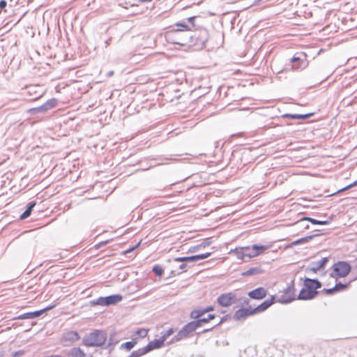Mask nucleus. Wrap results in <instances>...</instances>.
Wrapping results in <instances>:
<instances>
[{"label":"nucleus","mask_w":357,"mask_h":357,"mask_svg":"<svg viewBox=\"0 0 357 357\" xmlns=\"http://www.w3.org/2000/svg\"><path fill=\"white\" fill-rule=\"evenodd\" d=\"M174 333V330L172 328H169L166 331H164L161 334L160 338L166 342L167 344L169 341H167V339L169 336H171Z\"/></svg>","instance_id":"27"},{"label":"nucleus","mask_w":357,"mask_h":357,"mask_svg":"<svg viewBox=\"0 0 357 357\" xmlns=\"http://www.w3.org/2000/svg\"><path fill=\"white\" fill-rule=\"evenodd\" d=\"M110 42H111V38L107 39V40L105 42V47H106L110 45Z\"/></svg>","instance_id":"45"},{"label":"nucleus","mask_w":357,"mask_h":357,"mask_svg":"<svg viewBox=\"0 0 357 357\" xmlns=\"http://www.w3.org/2000/svg\"><path fill=\"white\" fill-rule=\"evenodd\" d=\"M267 291L264 287H258L248 293V296L256 300L263 299L266 297Z\"/></svg>","instance_id":"14"},{"label":"nucleus","mask_w":357,"mask_h":357,"mask_svg":"<svg viewBox=\"0 0 357 357\" xmlns=\"http://www.w3.org/2000/svg\"><path fill=\"white\" fill-rule=\"evenodd\" d=\"M300 61V58H299V57H297V56H294V57H292V58H291V63H295V62H297V61Z\"/></svg>","instance_id":"42"},{"label":"nucleus","mask_w":357,"mask_h":357,"mask_svg":"<svg viewBox=\"0 0 357 357\" xmlns=\"http://www.w3.org/2000/svg\"><path fill=\"white\" fill-rule=\"evenodd\" d=\"M169 38H172V42L181 46H185L188 42L191 41L194 36L185 33L182 30L176 29L170 31L168 34Z\"/></svg>","instance_id":"4"},{"label":"nucleus","mask_w":357,"mask_h":357,"mask_svg":"<svg viewBox=\"0 0 357 357\" xmlns=\"http://www.w3.org/2000/svg\"><path fill=\"white\" fill-rule=\"evenodd\" d=\"M304 287L300 291L297 297L299 300L314 298L318 294L317 289L321 287V283L317 279L306 278L304 280Z\"/></svg>","instance_id":"1"},{"label":"nucleus","mask_w":357,"mask_h":357,"mask_svg":"<svg viewBox=\"0 0 357 357\" xmlns=\"http://www.w3.org/2000/svg\"><path fill=\"white\" fill-rule=\"evenodd\" d=\"M42 95H39L38 96H36L33 98V100H38V98H40L41 97Z\"/></svg>","instance_id":"51"},{"label":"nucleus","mask_w":357,"mask_h":357,"mask_svg":"<svg viewBox=\"0 0 357 357\" xmlns=\"http://www.w3.org/2000/svg\"><path fill=\"white\" fill-rule=\"evenodd\" d=\"M165 344V342L160 337L159 339L151 341L146 347H143V349L145 353L147 354L153 349L161 348Z\"/></svg>","instance_id":"13"},{"label":"nucleus","mask_w":357,"mask_h":357,"mask_svg":"<svg viewBox=\"0 0 357 357\" xmlns=\"http://www.w3.org/2000/svg\"><path fill=\"white\" fill-rule=\"evenodd\" d=\"M213 310V307H207L206 310H204V313L206 312H209V311H211Z\"/></svg>","instance_id":"47"},{"label":"nucleus","mask_w":357,"mask_h":357,"mask_svg":"<svg viewBox=\"0 0 357 357\" xmlns=\"http://www.w3.org/2000/svg\"><path fill=\"white\" fill-rule=\"evenodd\" d=\"M33 89H34V87H31V88L29 89V93H31V92H32V91H33Z\"/></svg>","instance_id":"50"},{"label":"nucleus","mask_w":357,"mask_h":357,"mask_svg":"<svg viewBox=\"0 0 357 357\" xmlns=\"http://www.w3.org/2000/svg\"><path fill=\"white\" fill-rule=\"evenodd\" d=\"M328 261V259L327 257H324L321 260L312 263V265L307 268V271L316 273L317 271L322 268Z\"/></svg>","instance_id":"17"},{"label":"nucleus","mask_w":357,"mask_h":357,"mask_svg":"<svg viewBox=\"0 0 357 357\" xmlns=\"http://www.w3.org/2000/svg\"><path fill=\"white\" fill-rule=\"evenodd\" d=\"M217 301L222 307H229L236 302V296L232 292L222 294L218 297Z\"/></svg>","instance_id":"8"},{"label":"nucleus","mask_w":357,"mask_h":357,"mask_svg":"<svg viewBox=\"0 0 357 357\" xmlns=\"http://www.w3.org/2000/svg\"><path fill=\"white\" fill-rule=\"evenodd\" d=\"M333 273L331 274L333 277L343 278L347 276L350 271L351 266L345 261H339L334 264L333 266Z\"/></svg>","instance_id":"6"},{"label":"nucleus","mask_w":357,"mask_h":357,"mask_svg":"<svg viewBox=\"0 0 357 357\" xmlns=\"http://www.w3.org/2000/svg\"><path fill=\"white\" fill-rule=\"evenodd\" d=\"M204 311L200 310H192L190 313V317L195 319H199L203 314Z\"/></svg>","instance_id":"28"},{"label":"nucleus","mask_w":357,"mask_h":357,"mask_svg":"<svg viewBox=\"0 0 357 357\" xmlns=\"http://www.w3.org/2000/svg\"><path fill=\"white\" fill-rule=\"evenodd\" d=\"M70 357H84V351L78 347L73 348L69 352Z\"/></svg>","instance_id":"22"},{"label":"nucleus","mask_w":357,"mask_h":357,"mask_svg":"<svg viewBox=\"0 0 357 357\" xmlns=\"http://www.w3.org/2000/svg\"><path fill=\"white\" fill-rule=\"evenodd\" d=\"M174 333V330L172 328H169L166 331H164L161 334L160 338L166 342L167 344L169 341H167V339L169 336H171Z\"/></svg>","instance_id":"26"},{"label":"nucleus","mask_w":357,"mask_h":357,"mask_svg":"<svg viewBox=\"0 0 357 357\" xmlns=\"http://www.w3.org/2000/svg\"><path fill=\"white\" fill-rule=\"evenodd\" d=\"M312 113H309L306 114H286L283 115L285 118H291L294 119H306L310 116H312Z\"/></svg>","instance_id":"23"},{"label":"nucleus","mask_w":357,"mask_h":357,"mask_svg":"<svg viewBox=\"0 0 357 357\" xmlns=\"http://www.w3.org/2000/svg\"><path fill=\"white\" fill-rule=\"evenodd\" d=\"M80 336L77 332L74 331H70L65 333L63 335V340L68 342H74L79 340Z\"/></svg>","instance_id":"18"},{"label":"nucleus","mask_w":357,"mask_h":357,"mask_svg":"<svg viewBox=\"0 0 357 357\" xmlns=\"http://www.w3.org/2000/svg\"><path fill=\"white\" fill-rule=\"evenodd\" d=\"M248 299H245V302L246 303H248Z\"/></svg>","instance_id":"55"},{"label":"nucleus","mask_w":357,"mask_h":357,"mask_svg":"<svg viewBox=\"0 0 357 357\" xmlns=\"http://www.w3.org/2000/svg\"><path fill=\"white\" fill-rule=\"evenodd\" d=\"M331 219L327 220H318V224L320 225H327L331 222Z\"/></svg>","instance_id":"38"},{"label":"nucleus","mask_w":357,"mask_h":357,"mask_svg":"<svg viewBox=\"0 0 357 357\" xmlns=\"http://www.w3.org/2000/svg\"><path fill=\"white\" fill-rule=\"evenodd\" d=\"M195 322H198L197 326H198V328H199V327H201L202 326V324L204 323L208 322V320L207 318H202V319H199L197 320H195Z\"/></svg>","instance_id":"35"},{"label":"nucleus","mask_w":357,"mask_h":357,"mask_svg":"<svg viewBox=\"0 0 357 357\" xmlns=\"http://www.w3.org/2000/svg\"><path fill=\"white\" fill-rule=\"evenodd\" d=\"M298 68H299L298 66H294V69H298Z\"/></svg>","instance_id":"54"},{"label":"nucleus","mask_w":357,"mask_h":357,"mask_svg":"<svg viewBox=\"0 0 357 357\" xmlns=\"http://www.w3.org/2000/svg\"><path fill=\"white\" fill-rule=\"evenodd\" d=\"M137 343L136 340H132L130 342H126L121 344V349H126L127 351H130Z\"/></svg>","instance_id":"24"},{"label":"nucleus","mask_w":357,"mask_h":357,"mask_svg":"<svg viewBox=\"0 0 357 357\" xmlns=\"http://www.w3.org/2000/svg\"><path fill=\"white\" fill-rule=\"evenodd\" d=\"M263 271L260 267H253L242 273L244 277L255 275L262 273Z\"/></svg>","instance_id":"20"},{"label":"nucleus","mask_w":357,"mask_h":357,"mask_svg":"<svg viewBox=\"0 0 357 357\" xmlns=\"http://www.w3.org/2000/svg\"><path fill=\"white\" fill-rule=\"evenodd\" d=\"M209 245V243H204V247H205L206 245Z\"/></svg>","instance_id":"53"},{"label":"nucleus","mask_w":357,"mask_h":357,"mask_svg":"<svg viewBox=\"0 0 357 357\" xmlns=\"http://www.w3.org/2000/svg\"><path fill=\"white\" fill-rule=\"evenodd\" d=\"M323 291L325 292L326 294H328V295L333 294L335 292H336L334 287L333 288H330V289H324Z\"/></svg>","instance_id":"36"},{"label":"nucleus","mask_w":357,"mask_h":357,"mask_svg":"<svg viewBox=\"0 0 357 357\" xmlns=\"http://www.w3.org/2000/svg\"><path fill=\"white\" fill-rule=\"evenodd\" d=\"M176 25V26H181V27H183L185 29L188 27V26L185 24H182V23H178Z\"/></svg>","instance_id":"43"},{"label":"nucleus","mask_w":357,"mask_h":357,"mask_svg":"<svg viewBox=\"0 0 357 357\" xmlns=\"http://www.w3.org/2000/svg\"><path fill=\"white\" fill-rule=\"evenodd\" d=\"M253 314H255L253 308L249 307L247 308H241L237 310L234 314V318L236 320H240Z\"/></svg>","instance_id":"12"},{"label":"nucleus","mask_w":357,"mask_h":357,"mask_svg":"<svg viewBox=\"0 0 357 357\" xmlns=\"http://www.w3.org/2000/svg\"><path fill=\"white\" fill-rule=\"evenodd\" d=\"M47 357H61L60 356H47Z\"/></svg>","instance_id":"52"},{"label":"nucleus","mask_w":357,"mask_h":357,"mask_svg":"<svg viewBox=\"0 0 357 357\" xmlns=\"http://www.w3.org/2000/svg\"><path fill=\"white\" fill-rule=\"evenodd\" d=\"M305 220H307V222H310L313 225H317L318 220L312 218L305 217Z\"/></svg>","instance_id":"37"},{"label":"nucleus","mask_w":357,"mask_h":357,"mask_svg":"<svg viewBox=\"0 0 357 357\" xmlns=\"http://www.w3.org/2000/svg\"><path fill=\"white\" fill-rule=\"evenodd\" d=\"M148 334V330L145 328H141L136 331V335L140 337H145Z\"/></svg>","instance_id":"32"},{"label":"nucleus","mask_w":357,"mask_h":357,"mask_svg":"<svg viewBox=\"0 0 357 357\" xmlns=\"http://www.w3.org/2000/svg\"><path fill=\"white\" fill-rule=\"evenodd\" d=\"M6 5H7L6 1H5V0L0 1V10H2L4 8H6Z\"/></svg>","instance_id":"39"},{"label":"nucleus","mask_w":357,"mask_h":357,"mask_svg":"<svg viewBox=\"0 0 357 357\" xmlns=\"http://www.w3.org/2000/svg\"><path fill=\"white\" fill-rule=\"evenodd\" d=\"M250 247L251 249L249 251L245 250V254L249 255H246V258L248 259L263 254L268 248V246L257 244H254Z\"/></svg>","instance_id":"9"},{"label":"nucleus","mask_w":357,"mask_h":357,"mask_svg":"<svg viewBox=\"0 0 357 357\" xmlns=\"http://www.w3.org/2000/svg\"><path fill=\"white\" fill-rule=\"evenodd\" d=\"M45 312L44 310H40L35 312H30V316L29 317L31 319H35L39 316H40L43 313Z\"/></svg>","instance_id":"30"},{"label":"nucleus","mask_w":357,"mask_h":357,"mask_svg":"<svg viewBox=\"0 0 357 357\" xmlns=\"http://www.w3.org/2000/svg\"><path fill=\"white\" fill-rule=\"evenodd\" d=\"M56 102L57 101L55 98H51L45 102L43 105L32 108L30 109V111L33 113H45L48 110L55 107Z\"/></svg>","instance_id":"10"},{"label":"nucleus","mask_w":357,"mask_h":357,"mask_svg":"<svg viewBox=\"0 0 357 357\" xmlns=\"http://www.w3.org/2000/svg\"><path fill=\"white\" fill-rule=\"evenodd\" d=\"M122 298V296L119 294H114L106 297H99L92 301L91 303L96 305L108 306L120 302Z\"/></svg>","instance_id":"5"},{"label":"nucleus","mask_w":357,"mask_h":357,"mask_svg":"<svg viewBox=\"0 0 357 357\" xmlns=\"http://www.w3.org/2000/svg\"><path fill=\"white\" fill-rule=\"evenodd\" d=\"M356 185H357V180L355 181L354 182H353L352 183L348 185L347 186L340 189L337 192H340L344 191L346 190L350 189V188H351L353 187H355Z\"/></svg>","instance_id":"33"},{"label":"nucleus","mask_w":357,"mask_h":357,"mask_svg":"<svg viewBox=\"0 0 357 357\" xmlns=\"http://www.w3.org/2000/svg\"><path fill=\"white\" fill-rule=\"evenodd\" d=\"M53 307H54V306H49V307H45L43 310H45V312H47V311H48L50 310H52Z\"/></svg>","instance_id":"46"},{"label":"nucleus","mask_w":357,"mask_h":357,"mask_svg":"<svg viewBox=\"0 0 357 357\" xmlns=\"http://www.w3.org/2000/svg\"><path fill=\"white\" fill-rule=\"evenodd\" d=\"M36 206L35 202H31L27 204V208L25 211L20 215L21 220L27 218L31 213L33 208Z\"/></svg>","instance_id":"21"},{"label":"nucleus","mask_w":357,"mask_h":357,"mask_svg":"<svg viewBox=\"0 0 357 357\" xmlns=\"http://www.w3.org/2000/svg\"><path fill=\"white\" fill-rule=\"evenodd\" d=\"M152 0H139V2H150Z\"/></svg>","instance_id":"49"},{"label":"nucleus","mask_w":357,"mask_h":357,"mask_svg":"<svg viewBox=\"0 0 357 357\" xmlns=\"http://www.w3.org/2000/svg\"><path fill=\"white\" fill-rule=\"evenodd\" d=\"M314 236H315V235H311V236H305L304 238H299V239L292 242L291 245L294 246V245H300L302 243H307L310 240H311Z\"/></svg>","instance_id":"25"},{"label":"nucleus","mask_w":357,"mask_h":357,"mask_svg":"<svg viewBox=\"0 0 357 357\" xmlns=\"http://www.w3.org/2000/svg\"><path fill=\"white\" fill-rule=\"evenodd\" d=\"M208 320V321L211 319H213L215 318V315L214 314H208V317H206Z\"/></svg>","instance_id":"44"},{"label":"nucleus","mask_w":357,"mask_h":357,"mask_svg":"<svg viewBox=\"0 0 357 357\" xmlns=\"http://www.w3.org/2000/svg\"><path fill=\"white\" fill-rule=\"evenodd\" d=\"M107 340V333L103 331L96 330L86 334L82 340L83 344L87 347H101Z\"/></svg>","instance_id":"2"},{"label":"nucleus","mask_w":357,"mask_h":357,"mask_svg":"<svg viewBox=\"0 0 357 357\" xmlns=\"http://www.w3.org/2000/svg\"><path fill=\"white\" fill-rule=\"evenodd\" d=\"M347 287V284H342L341 282H339L337 284H336L334 287L336 292L337 291H343Z\"/></svg>","instance_id":"31"},{"label":"nucleus","mask_w":357,"mask_h":357,"mask_svg":"<svg viewBox=\"0 0 357 357\" xmlns=\"http://www.w3.org/2000/svg\"><path fill=\"white\" fill-rule=\"evenodd\" d=\"M29 316H30V312H26V313H24V314L19 315L15 319H31Z\"/></svg>","instance_id":"34"},{"label":"nucleus","mask_w":357,"mask_h":357,"mask_svg":"<svg viewBox=\"0 0 357 357\" xmlns=\"http://www.w3.org/2000/svg\"><path fill=\"white\" fill-rule=\"evenodd\" d=\"M211 252H206L204 254L197 255H193V256H190V257H176V258H174V261L183 262V264H181L179 266V269L183 271L185 270V268L187 266L186 264L184 262H195L199 260H202V259L208 258L211 255Z\"/></svg>","instance_id":"7"},{"label":"nucleus","mask_w":357,"mask_h":357,"mask_svg":"<svg viewBox=\"0 0 357 357\" xmlns=\"http://www.w3.org/2000/svg\"><path fill=\"white\" fill-rule=\"evenodd\" d=\"M198 322H195L192 321L185 324L178 332L174 335L167 344H172L176 342H179L183 339L188 337L192 332H194L197 328Z\"/></svg>","instance_id":"3"},{"label":"nucleus","mask_w":357,"mask_h":357,"mask_svg":"<svg viewBox=\"0 0 357 357\" xmlns=\"http://www.w3.org/2000/svg\"><path fill=\"white\" fill-rule=\"evenodd\" d=\"M292 227L294 231H303L309 228V225L307 220H305V217H304L294 223Z\"/></svg>","instance_id":"19"},{"label":"nucleus","mask_w":357,"mask_h":357,"mask_svg":"<svg viewBox=\"0 0 357 357\" xmlns=\"http://www.w3.org/2000/svg\"><path fill=\"white\" fill-rule=\"evenodd\" d=\"M250 247L246 246V247H240L237 248L234 250H231L230 253H234L237 259L247 261L246 260V255L245 250L249 251L250 250Z\"/></svg>","instance_id":"15"},{"label":"nucleus","mask_w":357,"mask_h":357,"mask_svg":"<svg viewBox=\"0 0 357 357\" xmlns=\"http://www.w3.org/2000/svg\"><path fill=\"white\" fill-rule=\"evenodd\" d=\"M195 18H196V17H188V22H189V23H190V24H193V23H194V21H195Z\"/></svg>","instance_id":"41"},{"label":"nucleus","mask_w":357,"mask_h":357,"mask_svg":"<svg viewBox=\"0 0 357 357\" xmlns=\"http://www.w3.org/2000/svg\"><path fill=\"white\" fill-rule=\"evenodd\" d=\"M135 247H132V248L128 249V250L126 251V253L130 252L131 251H132L135 249Z\"/></svg>","instance_id":"48"},{"label":"nucleus","mask_w":357,"mask_h":357,"mask_svg":"<svg viewBox=\"0 0 357 357\" xmlns=\"http://www.w3.org/2000/svg\"><path fill=\"white\" fill-rule=\"evenodd\" d=\"M275 296H272L271 298L268 300L264 301L260 305H259L257 307L253 308V311L255 314L257 313L262 312L267 310L272 304L274 303Z\"/></svg>","instance_id":"16"},{"label":"nucleus","mask_w":357,"mask_h":357,"mask_svg":"<svg viewBox=\"0 0 357 357\" xmlns=\"http://www.w3.org/2000/svg\"><path fill=\"white\" fill-rule=\"evenodd\" d=\"M294 299V287L293 285H290L284 290V295L278 299V302L281 303H289Z\"/></svg>","instance_id":"11"},{"label":"nucleus","mask_w":357,"mask_h":357,"mask_svg":"<svg viewBox=\"0 0 357 357\" xmlns=\"http://www.w3.org/2000/svg\"><path fill=\"white\" fill-rule=\"evenodd\" d=\"M153 271L158 276H161L164 272L162 268L159 265H155L153 268Z\"/></svg>","instance_id":"29"},{"label":"nucleus","mask_w":357,"mask_h":357,"mask_svg":"<svg viewBox=\"0 0 357 357\" xmlns=\"http://www.w3.org/2000/svg\"><path fill=\"white\" fill-rule=\"evenodd\" d=\"M107 241H102L98 245H96L97 248H100L101 247L107 244Z\"/></svg>","instance_id":"40"}]
</instances>
